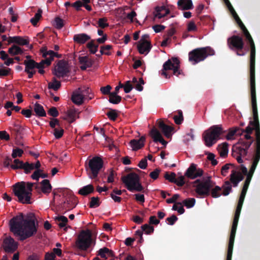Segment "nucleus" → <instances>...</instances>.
Instances as JSON below:
<instances>
[{"mask_svg": "<svg viewBox=\"0 0 260 260\" xmlns=\"http://www.w3.org/2000/svg\"><path fill=\"white\" fill-rule=\"evenodd\" d=\"M33 213H29L24 218L22 213L13 217L9 222L10 231L23 241L35 235L38 231V223H35Z\"/></svg>", "mask_w": 260, "mask_h": 260, "instance_id": "obj_1", "label": "nucleus"}, {"mask_svg": "<svg viewBox=\"0 0 260 260\" xmlns=\"http://www.w3.org/2000/svg\"><path fill=\"white\" fill-rule=\"evenodd\" d=\"M35 183L18 182L13 185V192L17 197L18 201L22 204H31L32 187Z\"/></svg>", "mask_w": 260, "mask_h": 260, "instance_id": "obj_2", "label": "nucleus"}, {"mask_svg": "<svg viewBox=\"0 0 260 260\" xmlns=\"http://www.w3.org/2000/svg\"><path fill=\"white\" fill-rule=\"evenodd\" d=\"M242 31L245 40L249 44L250 48V81H255V47L253 39L245 26L240 28Z\"/></svg>", "mask_w": 260, "mask_h": 260, "instance_id": "obj_3", "label": "nucleus"}, {"mask_svg": "<svg viewBox=\"0 0 260 260\" xmlns=\"http://www.w3.org/2000/svg\"><path fill=\"white\" fill-rule=\"evenodd\" d=\"M215 54L213 49L209 46L198 48L188 53V60L193 65L204 61L208 56Z\"/></svg>", "mask_w": 260, "mask_h": 260, "instance_id": "obj_4", "label": "nucleus"}, {"mask_svg": "<svg viewBox=\"0 0 260 260\" xmlns=\"http://www.w3.org/2000/svg\"><path fill=\"white\" fill-rule=\"evenodd\" d=\"M225 133L221 125H215L211 126L204 132L203 138L207 147H211L219 139L221 134Z\"/></svg>", "mask_w": 260, "mask_h": 260, "instance_id": "obj_5", "label": "nucleus"}, {"mask_svg": "<svg viewBox=\"0 0 260 260\" xmlns=\"http://www.w3.org/2000/svg\"><path fill=\"white\" fill-rule=\"evenodd\" d=\"M242 206L238 204L236 207L230 236L226 260H232L235 235Z\"/></svg>", "mask_w": 260, "mask_h": 260, "instance_id": "obj_6", "label": "nucleus"}, {"mask_svg": "<svg viewBox=\"0 0 260 260\" xmlns=\"http://www.w3.org/2000/svg\"><path fill=\"white\" fill-rule=\"evenodd\" d=\"M242 206L238 204L236 207L230 236L226 260H232L235 235Z\"/></svg>", "mask_w": 260, "mask_h": 260, "instance_id": "obj_7", "label": "nucleus"}, {"mask_svg": "<svg viewBox=\"0 0 260 260\" xmlns=\"http://www.w3.org/2000/svg\"><path fill=\"white\" fill-rule=\"evenodd\" d=\"M104 161L102 158L99 156H94L89 159L88 164L85 163V170L89 178L96 179L103 168Z\"/></svg>", "mask_w": 260, "mask_h": 260, "instance_id": "obj_8", "label": "nucleus"}, {"mask_svg": "<svg viewBox=\"0 0 260 260\" xmlns=\"http://www.w3.org/2000/svg\"><path fill=\"white\" fill-rule=\"evenodd\" d=\"M93 242L91 231L81 230L75 241V247L81 251H86Z\"/></svg>", "mask_w": 260, "mask_h": 260, "instance_id": "obj_9", "label": "nucleus"}, {"mask_svg": "<svg viewBox=\"0 0 260 260\" xmlns=\"http://www.w3.org/2000/svg\"><path fill=\"white\" fill-rule=\"evenodd\" d=\"M122 182L130 191H143L144 187L140 181V177L135 173H130L121 177Z\"/></svg>", "mask_w": 260, "mask_h": 260, "instance_id": "obj_10", "label": "nucleus"}, {"mask_svg": "<svg viewBox=\"0 0 260 260\" xmlns=\"http://www.w3.org/2000/svg\"><path fill=\"white\" fill-rule=\"evenodd\" d=\"M215 183L211 180V177H209L205 181H201L197 179L193 182V186L196 187L195 191L197 198H202L210 195V188H212Z\"/></svg>", "mask_w": 260, "mask_h": 260, "instance_id": "obj_11", "label": "nucleus"}, {"mask_svg": "<svg viewBox=\"0 0 260 260\" xmlns=\"http://www.w3.org/2000/svg\"><path fill=\"white\" fill-rule=\"evenodd\" d=\"M180 61L177 57H174L168 59L163 64L161 75L166 78H170V76L167 72L169 70H172L173 75L177 76L183 74L182 70L180 69Z\"/></svg>", "mask_w": 260, "mask_h": 260, "instance_id": "obj_12", "label": "nucleus"}, {"mask_svg": "<svg viewBox=\"0 0 260 260\" xmlns=\"http://www.w3.org/2000/svg\"><path fill=\"white\" fill-rule=\"evenodd\" d=\"M229 48L235 51L238 56H244L245 53L243 51L244 48V42L242 37L238 35H233L229 38L227 40Z\"/></svg>", "mask_w": 260, "mask_h": 260, "instance_id": "obj_13", "label": "nucleus"}, {"mask_svg": "<svg viewBox=\"0 0 260 260\" xmlns=\"http://www.w3.org/2000/svg\"><path fill=\"white\" fill-rule=\"evenodd\" d=\"M253 141L254 139L251 136V134L246 133L244 137L240 138L235 145L238 146V148L241 151V154L244 155L246 154L245 149L248 150Z\"/></svg>", "mask_w": 260, "mask_h": 260, "instance_id": "obj_14", "label": "nucleus"}, {"mask_svg": "<svg viewBox=\"0 0 260 260\" xmlns=\"http://www.w3.org/2000/svg\"><path fill=\"white\" fill-rule=\"evenodd\" d=\"M203 170L197 168V165L192 163L185 173V176L190 179L201 177L203 174Z\"/></svg>", "mask_w": 260, "mask_h": 260, "instance_id": "obj_15", "label": "nucleus"}, {"mask_svg": "<svg viewBox=\"0 0 260 260\" xmlns=\"http://www.w3.org/2000/svg\"><path fill=\"white\" fill-rule=\"evenodd\" d=\"M69 70L68 68V63L64 60H60L58 61L57 65V68L55 69L54 75L57 77L65 76Z\"/></svg>", "mask_w": 260, "mask_h": 260, "instance_id": "obj_16", "label": "nucleus"}, {"mask_svg": "<svg viewBox=\"0 0 260 260\" xmlns=\"http://www.w3.org/2000/svg\"><path fill=\"white\" fill-rule=\"evenodd\" d=\"M3 243L4 249L6 252L13 253L17 249L18 243L11 237L6 238Z\"/></svg>", "mask_w": 260, "mask_h": 260, "instance_id": "obj_17", "label": "nucleus"}, {"mask_svg": "<svg viewBox=\"0 0 260 260\" xmlns=\"http://www.w3.org/2000/svg\"><path fill=\"white\" fill-rule=\"evenodd\" d=\"M69 197L66 198V200L63 202V204L62 206L63 209L65 210L64 213L67 211H69L74 208L76 206V197L72 194L71 192H69Z\"/></svg>", "mask_w": 260, "mask_h": 260, "instance_id": "obj_18", "label": "nucleus"}, {"mask_svg": "<svg viewBox=\"0 0 260 260\" xmlns=\"http://www.w3.org/2000/svg\"><path fill=\"white\" fill-rule=\"evenodd\" d=\"M157 124L158 128L167 138L171 136V132L174 130V127L166 124L161 120H157Z\"/></svg>", "mask_w": 260, "mask_h": 260, "instance_id": "obj_19", "label": "nucleus"}, {"mask_svg": "<svg viewBox=\"0 0 260 260\" xmlns=\"http://www.w3.org/2000/svg\"><path fill=\"white\" fill-rule=\"evenodd\" d=\"M150 135L153 139L154 142H159L165 146L167 144L168 142L164 139L156 127H153L151 129Z\"/></svg>", "mask_w": 260, "mask_h": 260, "instance_id": "obj_20", "label": "nucleus"}, {"mask_svg": "<svg viewBox=\"0 0 260 260\" xmlns=\"http://www.w3.org/2000/svg\"><path fill=\"white\" fill-rule=\"evenodd\" d=\"M42 54L43 57H48L49 60H50V62L54 59V57H56L58 58H60L62 57L61 54H58L54 52L52 50H47L46 47H43L40 50Z\"/></svg>", "mask_w": 260, "mask_h": 260, "instance_id": "obj_21", "label": "nucleus"}, {"mask_svg": "<svg viewBox=\"0 0 260 260\" xmlns=\"http://www.w3.org/2000/svg\"><path fill=\"white\" fill-rule=\"evenodd\" d=\"M145 137L142 136L139 139H133L129 142V144L133 150L137 151L144 146Z\"/></svg>", "mask_w": 260, "mask_h": 260, "instance_id": "obj_22", "label": "nucleus"}, {"mask_svg": "<svg viewBox=\"0 0 260 260\" xmlns=\"http://www.w3.org/2000/svg\"><path fill=\"white\" fill-rule=\"evenodd\" d=\"M79 61L81 64L80 68L83 71L86 70L88 68L91 67L93 63V61L87 56L79 57Z\"/></svg>", "mask_w": 260, "mask_h": 260, "instance_id": "obj_23", "label": "nucleus"}, {"mask_svg": "<svg viewBox=\"0 0 260 260\" xmlns=\"http://www.w3.org/2000/svg\"><path fill=\"white\" fill-rule=\"evenodd\" d=\"M257 142H255V154L253 156V160L252 161L253 165L257 166L259 160L260 159V139H259V132H257Z\"/></svg>", "mask_w": 260, "mask_h": 260, "instance_id": "obj_24", "label": "nucleus"}, {"mask_svg": "<svg viewBox=\"0 0 260 260\" xmlns=\"http://www.w3.org/2000/svg\"><path fill=\"white\" fill-rule=\"evenodd\" d=\"M152 46L150 41L140 42L137 46L139 52L141 54H147L151 50Z\"/></svg>", "mask_w": 260, "mask_h": 260, "instance_id": "obj_25", "label": "nucleus"}, {"mask_svg": "<svg viewBox=\"0 0 260 260\" xmlns=\"http://www.w3.org/2000/svg\"><path fill=\"white\" fill-rule=\"evenodd\" d=\"M16 43L19 45H26L28 44L29 41L21 36L9 37L8 44Z\"/></svg>", "mask_w": 260, "mask_h": 260, "instance_id": "obj_26", "label": "nucleus"}, {"mask_svg": "<svg viewBox=\"0 0 260 260\" xmlns=\"http://www.w3.org/2000/svg\"><path fill=\"white\" fill-rule=\"evenodd\" d=\"M90 39L89 36L84 33L76 34L73 37L74 41L79 44H83L90 40Z\"/></svg>", "mask_w": 260, "mask_h": 260, "instance_id": "obj_27", "label": "nucleus"}, {"mask_svg": "<svg viewBox=\"0 0 260 260\" xmlns=\"http://www.w3.org/2000/svg\"><path fill=\"white\" fill-rule=\"evenodd\" d=\"M238 146L236 145H234L233 146L232 155L233 157H236V159L239 164H242L243 162L242 157H244L247 155L248 150L245 149L246 154L243 155L241 154V151H239V149L238 148Z\"/></svg>", "mask_w": 260, "mask_h": 260, "instance_id": "obj_28", "label": "nucleus"}, {"mask_svg": "<svg viewBox=\"0 0 260 260\" xmlns=\"http://www.w3.org/2000/svg\"><path fill=\"white\" fill-rule=\"evenodd\" d=\"M85 98L77 90L74 91L72 95V102L77 105H80L83 103V100Z\"/></svg>", "mask_w": 260, "mask_h": 260, "instance_id": "obj_29", "label": "nucleus"}, {"mask_svg": "<svg viewBox=\"0 0 260 260\" xmlns=\"http://www.w3.org/2000/svg\"><path fill=\"white\" fill-rule=\"evenodd\" d=\"M229 144L226 142H224L217 147V150L220 157L225 158L228 156L229 152Z\"/></svg>", "mask_w": 260, "mask_h": 260, "instance_id": "obj_30", "label": "nucleus"}, {"mask_svg": "<svg viewBox=\"0 0 260 260\" xmlns=\"http://www.w3.org/2000/svg\"><path fill=\"white\" fill-rule=\"evenodd\" d=\"M94 191V186L92 184H88L81 188L78 190V193L83 196H87L93 193Z\"/></svg>", "mask_w": 260, "mask_h": 260, "instance_id": "obj_31", "label": "nucleus"}, {"mask_svg": "<svg viewBox=\"0 0 260 260\" xmlns=\"http://www.w3.org/2000/svg\"><path fill=\"white\" fill-rule=\"evenodd\" d=\"M178 7L182 10H190L193 8L191 0H179L177 2Z\"/></svg>", "mask_w": 260, "mask_h": 260, "instance_id": "obj_32", "label": "nucleus"}, {"mask_svg": "<svg viewBox=\"0 0 260 260\" xmlns=\"http://www.w3.org/2000/svg\"><path fill=\"white\" fill-rule=\"evenodd\" d=\"M41 190L44 193L48 194L52 190V186L50 182L47 179H44L41 182Z\"/></svg>", "mask_w": 260, "mask_h": 260, "instance_id": "obj_33", "label": "nucleus"}, {"mask_svg": "<svg viewBox=\"0 0 260 260\" xmlns=\"http://www.w3.org/2000/svg\"><path fill=\"white\" fill-rule=\"evenodd\" d=\"M156 13L154 14L155 17L160 19L170 13L169 9H166L165 7H157L155 8Z\"/></svg>", "mask_w": 260, "mask_h": 260, "instance_id": "obj_34", "label": "nucleus"}, {"mask_svg": "<svg viewBox=\"0 0 260 260\" xmlns=\"http://www.w3.org/2000/svg\"><path fill=\"white\" fill-rule=\"evenodd\" d=\"M77 90L79 91L80 93H82V95L85 98H88V100H91L93 97V94L90 93L91 90L88 87L84 86L81 87H79Z\"/></svg>", "mask_w": 260, "mask_h": 260, "instance_id": "obj_35", "label": "nucleus"}, {"mask_svg": "<svg viewBox=\"0 0 260 260\" xmlns=\"http://www.w3.org/2000/svg\"><path fill=\"white\" fill-rule=\"evenodd\" d=\"M34 110L37 116L45 117L46 116V113L43 107L38 103L35 104Z\"/></svg>", "mask_w": 260, "mask_h": 260, "instance_id": "obj_36", "label": "nucleus"}, {"mask_svg": "<svg viewBox=\"0 0 260 260\" xmlns=\"http://www.w3.org/2000/svg\"><path fill=\"white\" fill-rule=\"evenodd\" d=\"M113 254V252L111 250L109 249L107 247H103L102 248H101L98 251V255H100L102 258H105V260H106L107 258V257L106 256V255H108V256H112Z\"/></svg>", "mask_w": 260, "mask_h": 260, "instance_id": "obj_37", "label": "nucleus"}, {"mask_svg": "<svg viewBox=\"0 0 260 260\" xmlns=\"http://www.w3.org/2000/svg\"><path fill=\"white\" fill-rule=\"evenodd\" d=\"M8 52L11 55H16L22 54L23 53V50L20 47L13 45L11 47L9 48Z\"/></svg>", "mask_w": 260, "mask_h": 260, "instance_id": "obj_38", "label": "nucleus"}, {"mask_svg": "<svg viewBox=\"0 0 260 260\" xmlns=\"http://www.w3.org/2000/svg\"><path fill=\"white\" fill-rule=\"evenodd\" d=\"M240 128L239 127H233L229 129V132L226 136V139L228 140H231L233 139L235 135H241Z\"/></svg>", "mask_w": 260, "mask_h": 260, "instance_id": "obj_39", "label": "nucleus"}, {"mask_svg": "<svg viewBox=\"0 0 260 260\" xmlns=\"http://www.w3.org/2000/svg\"><path fill=\"white\" fill-rule=\"evenodd\" d=\"M223 189L222 194L224 196L229 195L232 190L231 182L229 181H225L221 187Z\"/></svg>", "mask_w": 260, "mask_h": 260, "instance_id": "obj_40", "label": "nucleus"}, {"mask_svg": "<svg viewBox=\"0 0 260 260\" xmlns=\"http://www.w3.org/2000/svg\"><path fill=\"white\" fill-rule=\"evenodd\" d=\"M86 46L89 49L90 53L93 54L97 52L99 45L95 44L94 40H91L87 44Z\"/></svg>", "mask_w": 260, "mask_h": 260, "instance_id": "obj_41", "label": "nucleus"}, {"mask_svg": "<svg viewBox=\"0 0 260 260\" xmlns=\"http://www.w3.org/2000/svg\"><path fill=\"white\" fill-rule=\"evenodd\" d=\"M221 191V187L218 186H215L213 188H210V194L212 197L214 198H217L220 197Z\"/></svg>", "mask_w": 260, "mask_h": 260, "instance_id": "obj_42", "label": "nucleus"}, {"mask_svg": "<svg viewBox=\"0 0 260 260\" xmlns=\"http://www.w3.org/2000/svg\"><path fill=\"white\" fill-rule=\"evenodd\" d=\"M24 64L25 66L24 71H28V70H32L36 68V62L32 60H25L24 61Z\"/></svg>", "mask_w": 260, "mask_h": 260, "instance_id": "obj_43", "label": "nucleus"}, {"mask_svg": "<svg viewBox=\"0 0 260 260\" xmlns=\"http://www.w3.org/2000/svg\"><path fill=\"white\" fill-rule=\"evenodd\" d=\"M178 115H175L173 117L175 123L176 124L179 125L182 123L183 121V113L181 110H178Z\"/></svg>", "mask_w": 260, "mask_h": 260, "instance_id": "obj_44", "label": "nucleus"}, {"mask_svg": "<svg viewBox=\"0 0 260 260\" xmlns=\"http://www.w3.org/2000/svg\"><path fill=\"white\" fill-rule=\"evenodd\" d=\"M45 59L42 60L41 62L39 63L36 62V68H37L38 69H44L45 67V65H46L47 66H49L50 65V60H49L48 57H44Z\"/></svg>", "mask_w": 260, "mask_h": 260, "instance_id": "obj_45", "label": "nucleus"}, {"mask_svg": "<svg viewBox=\"0 0 260 260\" xmlns=\"http://www.w3.org/2000/svg\"><path fill=\"white\" fill-rule=\"evenodd\" d=\"M101 202L99 197H91L90 201L89 203V207L91 208H94L99 207L100 205Z\"/></svg>", "mask_w": 260, "mask_h": 260, "instance_id": "obj_46", "label": "nucleus"}, {"mask_svg": "<svg viewBox=\"0 0 260 260\" xmlns=\"http://www.w3.org/2000/svg\"><path fill=\"white\" fill-rule=\"evenodd\" d=\"M77 113V111L75 109H71L67 111V116L69 119V122L72 123L76 120L75 116Z\"/></svg>", "mask_w": 260, "mask_h": 260, "instance_id": "obj_47", "label": "nucleus"}, {"mask_svg": "<svg viewBox=\"0 0 260 260\" xmlns=\"http://www.w3.org/2000/svg\"><path fill=\"white\" fill-rule=\"evenodd\" d=\"M42 11L41 9H39L37 13H36L35 15V16L30 19V22L34 26H36L38 22L41 18L42 16Z\"/></svg>", "mask_w": 260, "mask_h": 260, "instance_id": "obj_48", "label": "nucleus"}, {"mask_svg": "<svg viewBox=\"0 0 260 260\" xmlns=\"http://www.w3.org/2000/svg\"><path fill=\"white\" fill-rule=\"evenodd\" d=\"M14 165H11V168L13 170H17L19 169H22L24 167V163L22 161L18 159H15L14 160Z\"/></svg>", "mask_w": 260, "mask_h": 260, "instance_id": "obj_49", "label": "nucleus"}, {"mask_svg": "<svg viewBox=\"0 0 260 260\" xmlns=\"http://www.w3.org/2000/svg\"><path fill=\"white\" fill-rule=\"evenodd\" d=\"M61 86V83L57 81L55 78H53V82L48 83V88L53 89L54 90H57Z\"/></svg>", "mask_w": 260, "mask_h": 260, "instance_id": "obj_50", "label": "nucleus"}, {"mask_svg": "<svg viewBox=\"0 0 260 260\" xmlns=\"http://www.w3.org/2000/svg\"><path fill=\"white\" fill-rule=\"evenodd\" d=\"M24 153V151L16 147L13 148L11 156L13 158H16L17 157H21Z\"/></svg>", "mask_w": 260, "mask_h": 260, "instance_id": "obj_51", "label": "nucleus"}, {"mask_svg": "<svg viewBox=\"0 0 260 260\" xmlns=\"http://www.w3.org/2000/svg\"><path fill=\"white\" fill-rule=\"evenodd\" d=\"M55 220L60 221V222L58 224V226L60 228L64 227L67 222H68V218L64 216H59L55 218Z\"/></svg>", "mask_w": 260, "mask_h": 260, "instance_id": "obj_52", "label": "nucleus"}, {"mask_svg": "<svg viewBox=\"0 0 260 260\" xmlns=\"http://www.w3.org/2000/svg\"><path fill=\"white\" fill-rule=\"evenodd\" d=\"M117 112V111L116 110L111 109L110 111L107 113L106 115L110 120L115 121L118 117Z\"/></svg>", "mask_w": 260, "mask_h": 260, "instance_id": "obj_53", "label": "nucleus"}, {"mask_svg": "<svg viewBox=\"0 0 260 260\" xmlns=\"http://www.w3.org/2000/svg\"><path fill=\"white\" fill-rule=\"evenodd\" d=\"M34 166V163H29L28 162H26L24 163V167H23L22 169L24 170V173L27 174L30 173L32 170L35 169Z\"/></svg>", "mask_w": 260, "mask_h": 260, "instance_id": "obj_54", "label": "nucleus"}, {"mask_svg": "<svg viewBox=\"0 0 260 260\" xmlns=\"http://www.w3.org/2000/svg\"><path fill=\"white\" fill-rule=\"evenodd\" d=\"M196 203V200L194 198H188L183 201V204L187 208H190L194 206Z\"/></svg>", "mask_w": 260, "mask_h": 260, "instance_id": "obj_55", "label": "nucleus"}, {"mask_svg": "<svg viewBox=\"0 0 260 260\" xmlns=\"http://www.w3.org/2000/svg\"><path fill=\"white\" fill-rule=\"evenodd\" d=\"M121 101V97L118 95L113 96L112 94H110L109 102L113 104H118Z\"/></svg>", "mask_w": 260, "mask_h": 260, "instance_id": "obj_56", "label": "nucleus"}, {"mask_svg": "<svg viewBox=\"0 0 260 260\" xmlns=\"http://www.w3.org/2000/svg\"><path fill=\"white\" fill-rule=\"evenodd\" d=\"M141 229L146 234H151L154 232V228L148 224H145L142 225Z\"/></svg>", "mask_w": 260, "mask_h": 260, "instance_id": "obj_57", "label": "nucleus"}, {"mask_svg": "<svg viewBox=\"0 0 260 260\" xmlns=\"http://www.w3.org/2000/svg\"><path fill=\"white\" fill-rule=\"evenodd\" d=\"M164 177L171 182L174 183V182H176V174L174 172H171L170 174L169 172H166Z\"/></svg>", "mask_w": 260, "mask_h": 260, "instance_id": "obj_58", "label": "nucleus"}, {"mask_svg": "<svg viewBox=\"0 0 260 260\" xmlns=\"http://www.w3.org/2000/svg\"><path fill=\"white\" fill-rule=\"evenodd\" d=\"M54 25L58 29L62 28L64 26L63 20L58 17H56L54 20Z\"/></svg>", "mask_w": 260, "mask_h": 260, "instance_id": "obj_59", "label": "nucleus"}, {"mask_svg": "<svg viewBox=\"0 0 260 260\" xmlns=\"http://www.w3.org/2000/svg\"><path fill=\"white\" fill-rule=\"evenodd\" d=\"M108 19L106 17L100 18L98 21V25L101 28H105L109 26V24L107 22Z\"/></svg>", "mask_w": 260, "mask_h": 260, "instance_id": "obj_60", "label": "nucleus"}, {"mask_svg": "<svg viewBox=\"0 0 260 260\" xmlns=\"http://www.w3.org/2000/svg\"><path fill=\"white\" fill-rule=\"evenodd\" d=\"M63 133L64 130L61 127L59 128H54V129L53 135L55 138L57 139L61 138L62 137Z\"/></svg>", "mask_w": 260, "mask_h": 260, "instance_id": "obj_61", "label": "nucleus"}, {"mask_svg": "<svg viewBox=\"0 0 260 260\" xmlns=\"http://www.w3.org/2000/svg\"><path fill=\"white\" fill-rule=\"evenodd\" d=\"M122 88H123L124 91L125 93H127L130 92L133 88V86L131 83V81H126L125 84H123Z\"/></svg>", "mask_w": 260, "mask_h": 260, "instance_id": "obj_62", "label": "nucleus"}, {"mask_svg": "<svg viewBox=\"0 0 260 260\" xmlns=\"http://www.w3.org/2000/svg\"><path fill=\"white\" fill-rule=\"evenodd\" d=\"M48 114L53 117H56L58 116L59 112L56 107H52L48 110Z\"/></svg>", "mask_w": 260, "mask_h": 260, "instance_id": "obj_63", "label": "nucleus"}, {"mask_svg": "<svg viewBox=\"0 0 260 260\" xmlns=\"http://www.w3.org/2000/svg\"><path fill=\"white\" fill-rule=\"evenodd\" d=\"M111 88V86L109 85H108L106 86L101 87L100 88V90L103 94H108L110 95V93H111V92H110Z\"/></svg>", "mask_w": 260, "mask_h": 260, "instance_id": "obj_64", "label": "nucleus"}]
</instances>
